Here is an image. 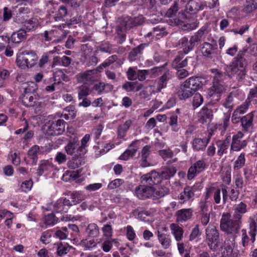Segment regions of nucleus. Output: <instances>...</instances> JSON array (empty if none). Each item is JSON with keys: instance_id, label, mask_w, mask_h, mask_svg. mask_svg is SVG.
Masks as SVG:
<instances>
[{"instance_id": "11", "label": "nucleus", "mask_w": 257, "mask_h": 257, "mask_svg": "<svg viewBox=\"0 0 257 257\" xmlns=\"http://www.w3.org/2000/svg\"><path fill=\"white\" fill-rule=\"evenodd\" d=\"M243 136V134L241 132H239L237 134L233 136L230 146V151L239 152L247 146V141L242 140Z\"/></svg>"}, {"instance_id": "17", "label": "nucleus", "mask_w": 257, "mask_h": 257, "mask_svg": "<svg viewBox=\"0 0 257 257\" xmlns=\"http://www.w3.org/2000/svg\"><path fill=\"white\" fill-rule=\"evenodd\" d=\"M254 112L252 111L241 117V125L244 132H249L252 128Z\"/></svg>"}, {"instance_id": "19", "label": "nucleus", "mask_w": 257, "mask_h": 257, "mask_svg": "<svg viewBox=\"0 0 257 257\" xmlns=\"http://www.w3.org/2000/svg\"><path fill=\"white\" fill-rule=\"evenodd\" d=\"M139 143V141L138 140L133 142L129 146L128 148L120 156L119 159L126 161L134 156L139 148V146L137 145Z\"/></svg>"}, {"instance_id": "24", "label": "nucleus", "mask_w": 257, "mask_h": 257, "mask_svg": "<svg viewBox=\"0 0 257 257\" xmlns=\"http://www.w3.org/2000/svg\"><path fill=\"white\" fill-rule=\"evenodd\" d=\"M175 215L177 222H185L191 218L192 210L191 208L181 209L176 212Z\"/></svg>"}, {"instance_id": "16", "label": "nucleus", "mask_w": 257, "mask_h": 257, "mask_svg": "<svg viewBox=\"0 0 257 257\" xmlns=\"http://www.w3.org/2000/svg\"><path fill=\"white\" fill-rule=\"evenodd\" d=\"M71 206L72 204L69 200L66 198H60L54 204V209L57 212L66 213Z\"/></svg>"}, {"instance_id": "38", "label": "nucleus", "mask_w": 257, "mask_h": 257, "mask_svg": "<svg viewBox=\"0 0 257 257\" xmlns=\"http://www.w3.org/2000/svg\"><path fill=\"white\" fill-rule=\"evenodd\" d=\"M183 54L177 56L172 62V67L175 69L182 68L187 65V61L191 57H186L183 60Z\"/></svg>"}, {"instance_id": "34", "label": "nucleus", "mask_w": 257, "mask_h": 257, "mask_svg": "<svg viewBox=\"0 0 257 257\" xmlns=\"http://www.w3.org/2000/svg\"><path fill=\"white\" fill-rule=\"evenodd\" d=\"M38 99L33 93H25L22 98V102L27 107L34 106L37 104Z\"/></svg>"}, {"instance_id": "23", "label": "nucleus", "mask_w": 257, "mask_h": 257, "mask_svg": "<svg viewBox=\"0 0 257 257\" xmlns=\"http://www.w3.org/2000/svg\"><path fill=\"white\" fill-rule=\"evenodd\" d=\"M183 83L195 93L202 87V84L200 78L197 77H191L186 79Z\"/></svg>"}, {"instance_id": "55", "label": "nucleus", "mask_w": 257, "mask_h": 257, "mask_svg": "<svg viewBox=\"0 0 257 257\" xmlns=\"http://www.w3.org/2000/svg\"><path fill=\"white\" fill-rule=\"evenodd\" d=\"M68 14L67 8L64 6H61L59 8L58 11L54 16V19L56 21L61 20L65 17Z\"/></svg>"}, {"instance_id": "49", "label": "nucleus", "mask_w": 257, "mask_h": 257, "mask_svg": "<svg viewBox=\"0 0 257 257\" xmlns=\"http://www.w3.org/2000/svg\"><path fill=\"white\" fill-rule=\"evenodd\" d=\"M247 210V205L244 203L241 202L235 206L233 216L239 215L240 216V220H241L242 214L245 213Z\"/></svg>"}, {"instance_id": "22", "label": "nucleus", "mask_w": 257, "mask_h": 257, "mask_svg": "<svg viewBox=\"0 0 257 257\" xmlns=\"http://www.w3.org/2000/svg\"><path fill=\"white\" fill-rule=\"evenodd\" d=\"M58 33V31L56 30H52L50 31H45L44 32L45 40L49 41L53 39V42L58 43L61 42L66 37L67 33L62 32V34L60 37H57L56 35Z\"/></svg>"}, {"instance_id": "4", "label": "nucleus", "mask_w": 257, "mask_h": 257, "mask_svg": "<svg viewBox=\"0 0 257 257\" xmlns=\"http://www.w3.org/2000/svg\"><path fill=\"white\" fill-rule=\"evenodd\" d=\"M37 54L33 51H25L18 56L16 62L22 69L33 67L38 60Z\"/></svg>"}, {"instance_id": "10", "label": "nucleus", "mask_w": 257, "mask_h": 257, "mask_svg": "<svg viewBox=\"0 0 257 257\" xmlns=\"http://www.w3.org/2000/svg\"><path fill=\"white\" fill-rule=\"evenodd\" d=\"M140 181L142 184L153 186L161 182L160 173L152 171L150 173L144 174L141 177Z\"/></svg>"}, {"instance_id": "52", "label": "nucleus", "mask_w": 257, "mask_h": 257, "mask_svg": "<svg viewBox=\"0 0 257 257\" xmlns=\"http://www.w3.org/2000/svg\"><path fill=\"white\" fill-rule=\"evenodd\" d=\"M251 103L248 100H245V101L239 106H237L234 111L238 114H243L245 113L248 110L249 106Z\"/></svg>"}, {"instance_id": "41", "label": "nucleus", "mask_w": 257, "mask_h": 257, "mask_svg": "<svg viewBox=\"0 0 257 257\" xmlns=\"http://www.w3.org/2000/svg\"><path fill=\"white\" fill-rule=\"evenodd\" d=\"M122 87L127 92H137L142 88L143 85L142 84H139L138 82L128 81L123 84Z\"/></svg>"}, {"instance_id": "53", "label": "nucleus", "mask_w": 257, "mask_h": 257, "mask_svg": "<svg viewBox=\"0 0 257 257\" xmlns=\"http://www.w3.org/2000/svg\"><path fill=\"white\" fill-rule=\"evenodd\" d=\"M90 92L89 88L86 85H82L78 88V99L80 100L86 97L89 95Z\"/></svg>"}, {"instance_id": "2", "label": "nucleus", "mask_w": 257, "mask_h": 257, "mask_svg": "<svg viewBox=\"0 0 257 257\" xmlns=\"http://www.w3.org/2000/svg\"><path fill=\"white\" fill-rule=\"evenodd\" d=\"M240 216L237 215L230 218L228 213L223 214L220 221L221 230L232 237L235 238L241 227Z\"/></svg>"}, {"instance_id": "43", "label": "nucleus", "mask_w": 257, "mask_h": 257, "mask_svg": "<svg viewBox=\"0 0 257 257\" xmlns=\"http://www.w3.org/2000/svg\"><path fill=\"white\" fill-rule=\"evenodd\" d=\"M40 151V148L37 145L31 147L28 152L27 155L29 159L32 160V164L36 165L38 161L37 155Z\"/></svg>"}, {"instance_id": "1", "label": "nucleus", "mask_w": 257, "mask_h": 257, "mask_svg": "<svg viewBox=\"0 0 257 257\" xmlns=\"http://www.w3.org/2000/svg\"><path fill=\"white\" fill-rule=\"evenodd\" d=\"M247 50V48H243L238 51L237 56L226 68V74L230 78H235L239 82L245 78L246 74L245 68L247 62L244 56Z\"/></svg>"}, {"instance_id": "61", "label": "nucleus", "mask_w": 257, "mask_h": 257, "mask_svg": "<svg viewBox=\"0 0 257 257\" xmlns=\"http://www.w3.org/2000/svg\"><path fill=\"white\" fill-rule=\"evenodd\" d=\"M250 231L249 234L250 235V240L252 242H253L255 240V236L256 235V232L257 230V226L256 222L254 220H252L249 225Z\"/></svg>"}, {"instance_id": "31", "label": "nucleus", "mask_w": 257, "mask_h": 257, "mask_svg": "<svg viewBox=\"0 0 257 257\" xmlns=\"http://www.w3.org/2000/svg\"><path fill=\"white\" fill-rule=\"evenodd\" d=\"M194 93L193 91L182 83L177 92V95L180 100H186L191 97Z\"/></svg>"}, {"instance_id": "12", "label": "nucleus", "mask_w": 257, "mask_h": 257, "mask_svg": "<svg viewBox=\"0 0 257 257\" xmlns=\"http://www.w3.org/2000/svg\"><path fill=\"white\" fill-rule=\"evenodd\" d=\"M206 167V163L204 160H199L195 162L189 168L188 171V179L191 180L197 174L202 172Z\"/></svg>"}, {"instance_id": "29", "label": "nucleus", "mask_w": 257, "mask_h": 257, "mask_svg": "<svg viewBox=\"0 0 257 257\" xmlns=\"http://www.w3.org/2000/svg\"><path fill=\"white\" fill-rule=\"evenodd\" d=\"M23 21L19 24H22L23 27L28 32L35 31L39 26L38 20L36 18H32L29 20L26 19Z\"/></svg>"}, {"instance_id": "3", "label": "nucleus", "mask_w": 257, "mask_h": 257, "mask_svg": "<svg viewBox=\"0 0 257 257\" xmlns=\"http://www.w3.org/2000/svg\"><path fill=\"white\" fill-rule=\"evenodd\" d=\"M203 34V31L200 30L192 36L189 40L187 37H184L176 43L175 46L178 49L182 50L181 52L183 54H187L198 45L201 41Z\"/></svg>"}, {"instance_id": "18", "label": "nucleus", "mask_w": 257, "mask_h": 257, "mask_svg": "<svg viewBox=\"0 0 257 257\" xmlns=\"http://www.w3.org/2000/svg\"><path fill=\"white\" fill-rule=\"evenodd\" d=\"M211 138V134H209L207 137L204 138H195L192 141V147L194 150L197 151L205 150Z\"/></svg>"}, {"instance_id": "62", "label": "nucleus", "mask_w": 257, "mask_h": 257, "mask_svg": "<svg viewBox=\"0 0 257 257\" xmlns=\"http://www.w3.org/2000/svg\"><path fill=\"white\" fill-rule=\"evenodd\" d=\"M203 98L202 96L198 93H196L193 98V105L194 108H197L203 103Z\"/></svg>"}, {"instance_id": "37", "label": "nucleus", "mask_w": 257, "mask_h": 257, "mask_svg": "<svg viewBox=\"0 0 257 257\" xmlns=\"http://www.w3.org/2000/svg\"><path fill=\"white\" fill-rule=\"evenodd\" d=\"M132 124V120H127L124 123L119 125L117 128V137L119 139H124L129 128Z\"/></svg>"}, {"instance_id": "26", "label": "nucleus", "mask_w": 257, "mask_h": 257, "mask_svg": "<svg viewBox=\"0 0 257 257\" xmlns=\"http://www.w3.org/2000/svg\"><path fill=\"white\" fill-rule=\"evenodd\" d=\"M126 24H127L123 19L120 22V24L116 27V31L119 38L118 40L119 44H121L124 41L126 37V31L127 29H130Z\"/></svg>"}, {"instance_id": "60", "label": "nucleus", "mask_w": 257, "mask_h": 257, "mask_svg": "<svg viewBox=\"0 0 257 257\" xmlns=\"http://www.w3.org/2000/svg\"><path fill=\"white\" fill-rule=\"evenodd\" d=\"M81 244L86 248L90 249L96 246L97 243L94 239L90 240L83 239L81 241Z\"/></svg>"}, {"instance_id": "30", "label": "nucleus", "mask_w": 257, "mask_h": 257, "mask_svg": "<svg viewBox=\"0 0 257 257\" xmlns=\"http://www.w3.org/2000/svg\"><path fill=\"white\" fill-rule=\"evenodd\" d=\"M172 78L171 74L169 71H166L158 80L156 90L157 92H160L161 90L167 86L168 81Z\"/></svg>"}, {"instance_id": "36", "label": "nucleus", "mask_w": 257, "mask_h": 257, "mask_svg": "<svg viewBox=\"0 0 257 257\" xmlns=\"http://www.w3.org/2000/svg\"><path fill=\"white\" fill-rule=\"evenodd\" d=\"M27 37V32L23 29L14 32L11 37V40L14 43H20Z\"/></svg>"}, {"instance_id": "28", "label": "nucleus", "mask_w": 257, "mask_h": 257, "mask_svg": "<svg viewBox=\"0 0 257 257\" xmlns=\"http://www.w3.org/2000/svg\"><path fill=\"white\" fill-rule=\"evenodd\" d=\"M171 233L177 242L181 241L183 237L184 230L178 224L173 223L170 225Z\"/></svg>"}, {"instance_id": "42", "label": "nucleus", "mask_w": 257, "mask_h": 257, "mask_svg": "<svg viewBox=\"0 0 257 257\" xmlns=\"http://www.w3.org/2000/svg\"><path fill=\"white\" fill-rule=\"evenodd\" d=\"M124 20L125 21V23L127 24L126 25L128 28H130V29L134 27L140 25L143 23V17L142 16L135 18H124Z\"/></svg>"}, {"instance_id": "32", "label": "nucleus", "mask_w": 257, "mask_h": 257, "mask_svg": "<svg viewBox=\"0 0 257 257\" xmlns=\"http://www.w3.org/2000/svg\"><path fill=\"white\" fill-rule=\"evenodd\" d=\"M212 116L211 110L207 108L203 107L198 113V121L204 124L210 121Z\"/></svg>"}, {"instance_id": "51", "label": "nucleus", "mask_w": 257, "mask_h": 257, "mask_svg": "<svg viewBox=\"0 0 257 257\" xmlns=\"http://www.w3.org/2000/svg\"><path fill=\"white\" fill-rule=\"evenodd\" d=\"M71 248V246H69L67 243L60 242L57 245V254L60 256L66 254Z\"/></svg>"}, {"instance_id": "50", "label": "nucleus", "mask_w": 257, "mask_h": 257, "mask_svg": "<svg viewBox=\"0 0 257 257\" xmlns=\"http://www.w3.org/2000/svg\"><path fill=\"white\" fill-rule=\"evenodd\" d=\"M72 205L79 203L84 199V196L80 191L73 192L71 195Z\"/></svg>"}, {"instance_id": "40", "label": "nucleus", "mask_w": 257, "mask_h": 257, "mask_svg": "<svg viewBox=\"0 0 257 257\" xmlns=\"http://www.w3.org/2000/svg\"><path fill=\"white\" fill-rule=\"evenodd\" d=\"M158 238L159 242L164 249H167L170 246L171 239L169 235L158 231Z\"/></svg>"}, {"instance_id": "64", "label": "nucleus", "mask_w": 257, "mask_h": 257, "mask_svg": "<svg viewBox=\"0 0 257 257\" xmlns=\"http://www.w3.org/2000/svg\"><path fill=\"white\" fill-rule=\"evenodd\" d=\"M123 183V180L121 179H116L109 183L107 186V188L110 190L114 189L119 187Z\"/></svg>"}, {"instance_id": "35", "label": "nucleus", "mask_w": 257, "mask_h": 257, "mask_svg": "<svg viewBox=\"0 0 257 257\" xmlns=\"http://www.w3.org/2000/svg\"><path fill=\"white\" fill-rule=\"evenodd\" d=\"M177 170L173 166H169L164 168L160 173L161 182L163 180H169L173 177L176 173Z\"/></svg>"}, {"instance_id": "54", "label": "nucleus", "mask_w": 257, "mask_h": 257, "mask_svg": "<svg viewBox=\"0 0 257 257\" xmlns=\"http://www.w3.org/2000/svg\"><path fill=\"white\" fill-rule=\"evenodd\" d=\"M78 145L75 142H69L65 147V151L69 155H74L78 151Z\"/></svg>"}, {"instance_id": "7", "label": "nucleus", "mask_w": 257, "mask_h": 257, "mask_svg": "<svg viewBox=\"0 0 257 257\" xmlns=\"http://www.w3.org/2000/svg\"><path fill=\"white\" fill-rule=\"evenodd\" d=\"M136 196L140 199H152L154 200V187L145 185H140L135 188Z\"/></svg>"}, {"instance_id": "44", "label": "nucleus", "mask_w": 257, "mask_h": 257, "mask_svg": "<svg viewBox=\"0 0 257 257\" xmlns=\"http://www.w3.org/2000/svg\"><path fill=\"white\" fill-rule=\"evenodd\" d=\"M86 232L90 237H96L99 234V229L95 223H90L86 228Z\"/></svg>"}, {"instance_id": "20", "label": "nucleus", "mask_w": 257, "mask_h": 257, "mask_svg": "<svg viewBox=\"0 0 257 257\" xmlns=\"http://www.w3.org/2000/svg\"><path fill=\"white\" fill-rule=\"evenodd\" d=\"M52 159L50 160H43L40 162L39 167L37 170V174L38 176H42L46 171H51L55 168L52 163Z\"/></svg>"}, {"instance_id": "47", "label": "nucleus", "mask_w": 257, "mask_h": 257, "mask_svg": "<svg viewBox=\"0 0 257 257\" xmlns=\"http://www.w3.org/2000/svg\"><path fill=\"white\" fill-rule=\"evenodd\" d=\"M257 9V0H246L243 8V11L250 13Z\"/></svg>"}, {"instance_id": "13", "label": "nucleus", "mask_w": 257, "mask_h": 257, "mask_svg": "<svg viewBox=\"0 0 257 257\" xmlns=\"http://www.w3.org/2000/svg\"><path fill=\"white\" fill-rule=\"evenodd\" d=\"M225 87L221 83H214L208 89V95L214 101H219L221 95L225 92Z\"/></svg>"}, {"instance_id": "56", "label": "nucleus", "mask_w": 257, "mask_h": 257, "mask_svg": "<svg viewBox=\"0 0 257 257\" xmlns=\"http://www.w3.org/2000/svg\"><path fill=\"white\" fill-rule=\"evenodd\" d=\"M179 10L178 4L175 2L173 5L168 10L165 14V16L168 18H172L174 17Z\"/></svg>"}, {"instance_id": "58", "label": "nucleus", "mask_w": 257, "mask_h": 257, "mask_svg": "<svg viewBox=\"0 0 257 257\" xmlns=\"http://www.w3.org/2000/svg\"><path fill=\"white\" fill-rule=\"evenodd\" d=\"M58 221V219L53 213L48 214L45 216L44 222L47 225H53Z\"/></svg>"}, {"instance_id": "57", "label": "nucleus", "mask_w": 257, "mask_h": 257, "mask_svg": "<svg viewBox=\"0 0 257 257\" xmlns=\"http://www.w3.org/2000/svg\"><path fill=\"white\" fill-rule=\"evenodd\" d=\"M104 82L99 81L95 83L93 85L92 91L95 92L98 95H100L104 92Z\"/></svg>"}, {"instance_id": "5", "label": "nucleus", "mask_w": 257, "mask_h": 257, "mask_svg": "<svg viewBox=\"0 0 257 257\" xmlns=\"http://www.w3.org/2000/svg\"><path fill=\"white\" fill-rule=\"evenodd\" d=\"M206 241L210 249L216 251L219 245V233L213 225L208 226L205 230Z\"/></svg>"}, {"instance_id": "63", "label": "nucleus", "mask_w": 257, "mask_h": 257, "mask_svg": "<svg viewBox=\"0 0 257 257\" xmlns=\"http://www.w3.org/2000/svg\"><path fill=\"white\" fill-rule=\"evenodd\" d=\"M81 161L80 158H73L67 163L68 167L72 169L78 168L81 166Z\"/></svg>"}, {"instance_id": "9", "label": "nucleus", "mask_w": 257, "mask_h": 257, "mask_svg": "<svg viewBox=\"0 0 257 257\" xmlns=\"http://www.w3.org/2000/svg\"><path fill=\"white\" fill-rule=\"evenodd\" d=\"M235 238L226 239L223 245V255L225 257H238L239 252L237 249L235 248Z\"/></svg>"}, {"instance_id": "21", "label": "nucleus", "mask_w": 257, "mask_h": 257, "mask_svg": "<svg viewBox=\"0 0 257 257\" xmlns=\"http://www.w3.org/2000/svg\"><path fill=\"white\" fill-rule=\"evenodd\" d=\"M95 73V71L94 70H87L84 72L79 73L76 76V77L78 82L86 84L94 80V75Z\"/></svg>"}, {"instance_id": "59", "label": "nucleus", "mask_w": 257, "mask_h": 257, "mask_svg": "<svg viewBox=\"0 0 257 257\" xmlns=\"http://www.w3.org/2000/svg\"><path fill=\"white\" fill-rule=\"evenodd\" d=\"M211 72L214 74L213 76V84L220 83V82L223 79V74L216 69H211Z\"/></svg>"}, {"instance_id": "39", "label": "nucleus", "mask_w": 257, "mask_h": 257, "mask_svg": "<svg viewBox=\"0 0 257 257\" xmlns=\"http://www.w3.org/2000/svg\"><path fill=\"white\" fill-rule=\"evenodd\" d=\"M229 138L230 137H227L223 141L218 140L217 141L216 144L218 148L217 153L218 156H221L226 152L230 144Z\"/></svg>"}, {"instance_id": "14", "label": "nucleus", "mask_w": 257, "mask_h": 257, "mask_svg": "<svg viewBox=\"0 0 257 257\" xmlns=\"http://www.w3.org/2000/svg\"><path fill=\"white\" fill-rule=\"evenodd\" d=\"M217 49V45L216 42L212 41V43L204 42L201 47V52L203 55L209 58H212L216 54Z\"/></svg>"}, {"instance_id": "45", "label": "nucleus", "mask_w": 257, "mask_h": 257, "mask_svg": "<svg viewBox=\"0 0 257 257\" xmlns=\"http://www.w3.org/2000/svg\"><path fill=\"white\" fill-rule=\"evenodd\" d=\"M237 95V93L236 91H232L229 93L222 103L223 106L226 108H228L229 110L231 111L233 108L232 103L233 101L234 98L236 97Z\"/></svg>"}, {"instance_id": "27", "label": "nucleus", "mask_w": 257, "mask_h": 257, "mask_svg": "<svg viewBox=\"0 0 257 257\" xmlns=\"http://www.w3.org/2000/svg\"><path fill=\"white\" fill-rule=\"evenodd\" d=\"M170 190L168 186L160 185L154 187V200H159L170 194Z\"/></svg>"}, {"instance_id": "8", "label": "nucleus", "mask_w": 257, "mask_h": 257, "mask_svg": "<svg viewBox=\"0 0 257 257\" xmlns=\"http://www.w3.org/2000/svg\"><path fill=\"white\" fill-rule=\"evenodd\" d=\"M204 194L205 200L210 201L213 198L215 203L218 204L221 202V189L218 187L211 185L206 188Z\"/></svg>"}, {"instance_id": "6", "label": "nucleus", "mask_w": 257, "mask_h": 257, "mask_svg": "<svg viewBox=\"0 0 257 257\" xmlns=\"http://www.w3.org/2000/svg\"><path fill=\"white\" fill-rule=\"evenodd\" d=\"M65 122L63 119L47 122L43 127L44 132L48 136H58L62 134L65 131Z\"/></svg>"}, {"instance_id": "15", "label": "nucleus", "mask_w": 257, "mask_h": 257, "mask_svg": "<svg viewBox=\"0 0 257 257\" xmlns=\"http://www.w3.org/2000/svg\"><path fill=\"white\" fill-rule=\"evenodd\" d=\"M194 189L193 187L186 186L184 188L183 191L178 196L179 203L181 204L193 199L194 196Z\"/></svg>"}, {"instance_id": "48", "label": "nucleus", "mask_w": 257, "mask_h": 257, "mask_svg": "<svg viewBox=\"0 0 257 257\" xmlns=\"http://www.w3.org/2000/svg\"><path fill=\"white\" fill-rule=\"evenodd\" d=\"M245 162V153H241L234 162L233 169L237 171L242 168Z\"/></svg>"}, {"instance_id": "25", "label": "nucleus", "mask_w": 257, "mask_h": 257, "mask_svg": "<svg viewBox=\"0 0 257 257\" xmlns=\"http://www.w3.org/2000/svg\"><path fill=\"white\" fill-rule=\"evenodd\" d=\"M31 13V10L28 7L20 6L17 12V15L15 18V21L19 23L21 22H23L28 17V15Z\"/></svg>"}, {"instance_id": "33", "label": "nucleus", "mask_w": 257, "mask_h": 257, "mask_svg": "<svg viewBox=\"0 0 257 257\" xmlns=\"http://www.w3.org/2000/svg\"><path fill=\"white\" fill-rule=\"evenodd\" d=\"M168 34V32L166 30V28L162 26H158L153 28L152 31L149 32L146 37H150L151 36H156L157 39H159L161 38L166 36Z\"/></svg>"}, {"instance_id": "46", "label": "nucleus", "mask_w": 257, "mask_h": 257, "mask_svg": "<svg viewBox=\"0 0 257 257\" xmlns=\"http://www.w3.org/2000/svg\"><path fill=\"white\" fill-rule=\"evenodd\" d=\"M146 46L145 44H141L138 47L133 49L129 54L128 59L131 61H134L137 59V56L142 53Z\"/></svg>"}]
</instances>
